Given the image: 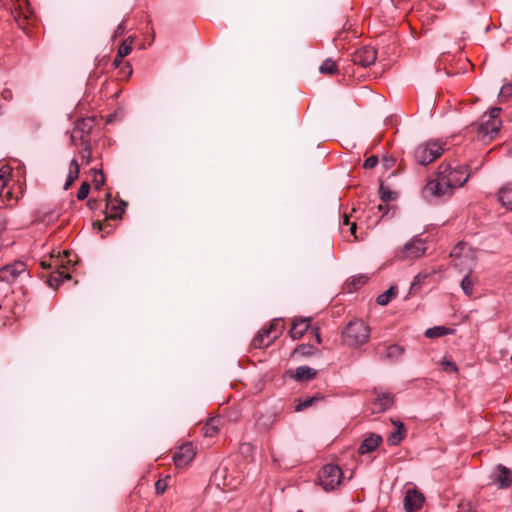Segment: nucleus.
Listing matches in <instances>:
<instances>
[{"mask_svg": "<svg viewBox=\"0 0 512 512\" xmlns=\"http://www.w3.org/2000/svg\"><path fill=\"white\" fill-rule=\"evenodd\" d=\"M64 279H70V275L63 271L57 270L48 278V284L52 288H58Z\"/></svg>", "mask_w": 512, "mask_h": 512, "instance_id": "obj_29", "label": "nucleus"}, {"mask_svg": "<svg viewBox=\"0 0 512 512\" xmlns=\"http://www.w3.org/2000/svg\"><path fill=\"white\" fill-rule=\"evenodd\" d=\"M91 172L93 173L92 182H93L95 188L100 189L105 182V177H104L103 172L100 170H97V169H92Z\"/></svg>", "mask_w": 512, "mask_h": 512, "instance_id": "obj_36", "label": "nucleus"}, {"mask_svg": "<svg viewBox=\"0 0 512 512\" xmlns=\"http://www.w3.org/2000/svg\"><path fill=\"white\" fill-rule=\"evenodd\" d=\"M316 340H317L318 343L321 342V338H320V335L318 333H316Z\"/></svg>", "mask_w": 512, "mask_h": 512, "instance_id": "obj_49", "label": "nucleus"}, {"mask_svg": "<svg viewBox=\"0 0 512 512\" xmlns=\"http://www.w3.org/2000/svg\"><path fill=\"white\" fill-rule=\"evenodd\" d=\"M343 473L339 466L324 465L318 473V483L325 491L337 488L342 481Z\"/></svg>", "mask_w": 512, "mask_h": 512, "instance_id": "obj_5", "label": "nucleus"}, {"mask_svg": "<svg viewBox=\"0 0 512 512\" xmlns=\"http://www.w3.org/2000/svg\"><path fill=\"white\" fill-rule=\"evenodd\" d=\"M127 67H128V69H129V72H128V73H129V75H130V74L132 73L131 67H130L129 65H128Z\"/></svg>", "mask_w": 512, "mask_h": 512, "instance_id": "obj_50", "label": "nucleus"}, {"mask_svg": "<svg viewBox=\"0 0 512 512\" xmlns=\"http://www.w3.org/2000/svg\"><path fill=\"white\" fill-rule=\"evenodd\" d=\"M132 42L133 40L128 38L126 39L118 48V58L123 59L127 56L132 50Z\"/></svg>", "mask_w": 512, "mask_h": 512, "instance_id": "obj_34", "label": "nucleus"}, {"mask_svg": "<svg viewBox=\"0 0 512 512\" xmlns=\"http://www.w3.org/2000/svg\"><path fill=\"white\" fill-rule=\"evenodd\" d=\"M423 193L426 197L432 196L434 198H445L450 197L453 191L450 187H447L445 181H442L441 176L436 173L434 179H430L423 189Z\"/></svg>", "mask_w": 512, "mask_h": 512, "instance_id": "obj_6", "label": "nucleus"}, {"mask_svg": "<svg viewBox=\"0 0 512 512\" xmlns=\"http://www.w3.org/2000/svg\"><path fill=\"white\" fill-rule=\"evenodd\" d=\"M382 442V437L377 434H371L363 440L358 451L360 454H367L374 451Z\"/></svg>", "mask_w": 512, "mask_h": 512, "instance_id": "obj_18", "label": "nucleus"}, {"mask_svg": "<svg viewBox=\"0 0 512 512\" xmlns=\"http://www.w3.org/2000/svg\"><path fill=\"white\" fill-rule=\"evenodd\" d=\"M311 318H295L290 329L292 339H300L310 327Z\"/></svg>", "mask_w": 512, "mask_h": 512, "instance_id": "obj_17", "label": "nucleus"}, {"mask_svg": "<svg viewBox=\"0 0 512 512\" xmlns=\"http://www.w3.org/2000/svg\"><path fill=\"white\" fill-rule=\"evenodd\" d=\"M124 30H125V25L122 22L121 24L118 25V27H117V29L115 31V36L122 35L124 33Z\"/></svg>", "mask_w": 512, "mask_h": 512, "instance_id": "obj_46", "label": "nucleus"}, {"mask_svg": "<svg viewBox=\"0 0 512 512\" xmlns=\"http://www.w3.org/2000/svg\"><path fill=\"white\" fill-rule=\"evenodd\" d=\"M2 95H3L4 97H6V96H8V93L2 92Z\"/></svg>", "mask_w": 512, "mask_h": 512, "instance_id": "obj_51", "label": "nucleus"}, {"mask_svg": "<svg viewBox=\"0 0 512 512\" xmlns=\"http://www.w3.org/2000/svg\"><path fill=\"white\" fill-rule=\"evenodd\" d=\"M275 419L276 415L273 413L261 415L256 421V426L260 430H269L274 425Z\"/></svg>", "mask_w": 512, "mask_h": 512, "instance_id": "obj_26", "label": "nucleus"}, {"mask_svg": "<svg viewBox=\"0 0 512 512\" xmlns=\"http://www.w3.org/2000/svg\"><path fill=\"white\" fill-rule=\"evenodd\" d=\"M450 256L455 259L469 258L471 261L474 260L472 251L466 243H458L451 251Z\"/></svg>", "mask_w": 512, "mask_h": 512, "instance_id": "obj_21", "label": "nucleus"}, {"mask_svg": "<svg viewBox=\"0 0 512 512\" xmlns=\"http://www.w3.org/2000/svg\"><path fill=\"white\" fill-rule=\"evenodd\" d=\"M2 95H3L4 97H6V96H8V93L2 92Z\"/></svg>", "mask_w": 512, "mask_h": 512, "instance_id": "obj_52", "label": "nucleus"}, {"mask_svg": "<svg viewBox=\"0 0 512 512\" xmlns=\"http://www.w3.org/2000/svg\"><path fill=\"white\" fill-rule=\"evenodd\" d=\"M370 329L362 320H354L345 327L342 336L344 343L349 347H358L369 339Z\"/></svg>", "mask_w": 512, "mask_h": 512, "instance_id": "obj_3", "label": "nucleus"}, {"mask_svg": "<svg viewBox=\"0 0 512 512\" xmlns=\"http://www.w3.org/2000/svg\"><path fill=\"white\" fill-rule=\"evenodd\" d=\"M77 147L80 148L79 153L81 155L82 161L85 164H89L91 162V145L90 140H83L79 142Z\"/></svg>", "mask_w": 512, "mask_h": 512, "instance_id": "obj_28", "label": "nucleus"}, {"mask_svg": "<svg viewBox=\"0 0 512 512\" xmlns=\"http://www.w3.org/2000/svg\"><path fill=\"white\" fill-rule=\"evenodd\" d=\"M380 198L383 202H388L396 198V193L392 192L387 186L383 184L379 188Z\"/></svg>", "mask_w": 512, "mask_h": 512, "instance_id": "obj_35", "label": "nucleus"}, {"mask_svg": "<svg viewBox=\"0 0 512 512\" xmlns=\"http://www.w3.org/2000/svg\"><path fill=\"white\" fill-rule=\"evenodd\" d=\"M500 112L501 108L493 107L480 118L476 124L477 136L480 140L487 142L496 137L502 124L499 119Z\"/></svg>", "mask_w": 512, "mask_h": 512, "instance_id": "obj_1", "label": "nucleus"}, {"mask_svg": "<svg viewBox=\"0 0 512 512\" xmlns=\"http://www.w3.org/2000/svg\"><path fill=\"white\" fill-rule=\"evenodd\" d=\"M342 224H343V225H347V226H349V225L351 224V223H350V220H349V216L344 215V217H343V221H342Z\"/></svg>", "mask_w": 512, "mask_h": 512, "instance_id": "obj_48", "label": "nucleus"}, {"mask_svg": "<svg viewBox=\"0 0 512 512\" xmlns=\"http://www.w3.org/2000/svg\"><path fill=\"white\" fill-rule=\"evenodd\" d=\"M24 273H26V265L21 261H17L0 268V281L12 283Z\"/></svg>", "mask_w": 512, "mask_h": 512, "instance_id": "obj_9", "label": "nucleus"}, {"mask_svg": "<svg viewBox=\"0 0 512 512\" xmlns=\"http://www.w3.org/2000/svg\"><path fill=\"white\" fill-rule=\"evenodd\" d=\"M123 59H119L118 58V53L116 54L114 60H113V64L118 67L121 63H122Z\"/></svg>", "mask_w": 512, "mask_h": 512, "instance_id": "obj_47", "label": "nucleus"}, {"mask_svg": "<svg viewBox=\"0 0 512 512\" xmlns=\"http://www.w3.org/2000/svg\"><path fill=\"white\" fill-rule=\"evenodd\" d=\"M377 163L378 158L376 156H370L364 161L363 167L365 169H372L377 165Z\"/></svg>", "mask_w": 512, "mask_h": 512, "instance_id": "obj_43", "label": "nucleus"}, {"mask_svg": "<svg viewBox=\"0 0 512 512\" xmlns=\"http://www.w3.org/2000/svg\"><path fill=\"white\" fill-rule=\"evenodd\" d=\"M377 58V52L373 47L364 46L354 52L352 61L362 67L372 65Z\"/></svg>", "mask_w": 512, "mask_h": 512, "instance_id": "obj_12", "label": "nucleus"}, {"mask_svg": "<svg viewBox=\"0 0 512 512\" xmlns=\"http://www.w3.org/2000/svg\"><path fill=\"white\" fill-rule=\"evenodd\" d=\"M280 327H282V329L284 328V326L281 324L280 320H279V319H274V320L269 324V326H268L266 329L270 331L271 336H272V335H274L275 333H277V332H278V330L280 329Z\"/></svg>", "mask_w": 512, "mask_h": 512, "instance_id": "obj_41", "label": "nucleus"}, {"mask_svg": "<svg viewBox=\"0 0 512 512\" xmlns=\"http://www.w3.org/2000/svg\"><path fill=\"white\" fill-rule=\"evenodd\" d=\"M196 451L192 443H185L181 445L173 455V461L176 467H185L195 457Z\"/></svg>", "mask_w": 512, "mask_h": 512, "instance_id": "obj_11", "label": "nucleus"}, {"mask_svg": "<svg viewBox=\"0 0 512 512\" xmlns=\"http://www.w3.org/2000/svg\"><path fill=\"white\" fill-rule=\"evenodd\" d=\"M470 273H471V270H469V273L461 281V288H462L464 294L467 296L472 295L473 287H474V282L470 278Z\"/></svg>", "mask_w": 512, "mask_h": 512, "instance_id": "obj_33", "label": "nucleus"}, {"mask_svg": "<svg viewBox=\"0 0 512 512\" xmlns=\"http://www.w3.org/2000/svg\"><path fill=\"white\" fill-rule=\"evenodd\" d=\"M317 371L309 366H299L296 368L293 377L297 381H309L315 378Z\"/></svg>", "mask_w": 512, "mask_h": 512, "instance_id": "obj_23", "label": "nucleus"}, {"mask_svg": "<svg viewBox=\"0 0 512 512\" xmlns=\"http://www.w3.org/2000/svg\"><path fill=\"white\" fill-rule=\"evenodd\" d=\"M222 419L220 417L210 418L202 428L205 437H214L218 431Z\"/></svg>", "mask_w": 512, "mask_h": 512, "instance_id": "obj_24", "label": "nucleus"}, {"mask_svg": "<svg viewBox=\"0 0 512 512\" xmlns=\"http://www.w3.org/2000/svg\"><path fill=\"white\" fill-rule=\"evenodd\" d=\"M512 93V85H505L501 89V95H509Z\"/></svg>", "mask_w": 512, "mask_h": 512, "instance_id": "obj_44", "label": "nucleus"}, {"mask_svg": "<svg viewBox=\"0 0 512 512\" xmlns=\"http://www.w3.org/2000/svg\"><path fill=\"white\" fill-rule=\"evenodd\" d=\"M167 479H159L155 483V490L158 495H161L165 492L167 488Z\"/></svg>", "mask_w": 512, "mask_h": 512, "instance_id": "obj_40", "label": "nucleus"}, {"mask_svg": "<svg viewBox=\"0 0 512 512\" xmlns=\"http://www.w3.org/2000/svg\"><path fill=\"white\" fill-rule=\"evenodd\" d=\"M321 399H322V397L319 395L300 399L299 403L296 405L295 409H296V411H302V410L312 406L315 402H318Z\"/></svg>", "mask_w": 512, "mask_h": 512, "instance_id": "obj_32", "label": "nucleus"}, {"mask_svg": "<svg viewBox=\"0 0 512 512\" xmlns=\"http://www.w3.org/2000/svg\"><path fill=\"white\" fill-rule=\"evenodd\" d=\"M442 368L446 372H453L456 373L458 371L457 366L454 362L443 360L441 362Z\"/></svg>", "mask_w": 512, "mask_h": 512, "instance_id": "obj_42", "label": "nucleus"}, {"mask_svg": "<svg viewBox=\"0 0 512 512\" xmlns=\"http://www.w3.org/2000/svg\"><path fill=\"white\" fill-rule=\"evenodd\" d=\"M319 71L322 74L334 75L338 73V68L336 63L331 58H327L319 67Z\"/></svg>", "mask_w": 512, "mask_h": 512, "instance_id": "obj_30", "label": "nucleus"}, {"mask_svg": "<svg viewBox=\"0 0 512 512\" xmlns=\"http://www.w3.org/2000/svg\"><path fill=\"white\" fill-rule=\"evenodd\" d=\"M396 426L395 431L391 432L387 438V443L391 446L398 445L406 436V429L402 422L392 421Z\"/></svg>", "mask_w": 512, "mask_h": 512, "instance_id": "obj_19", "label": "nucleus"}, {"mask_svg": "<svg viewBox=\"0 0 512 512\" xmlns=\"http://www.w3.org/2000/svg\"><path fill=\"white\" fill-rule=\"evenodd\" d=\"M396 293L397 289L394 286H391L388 290L377 297L376 302L381 306H385L391 301L392 297L395 296Z\"/></svg>", "mask_w": 512, "mask_h": 512, "instance_id": "obj_31", "label": "nucleus"}, {"mask_svg": "<svg viewBox=\"0 0 512 512\" xmlns=\"http://www.w3.org/2000/svg\"><path fill=\"white\" fill-rule=\"evenodd\" d=\"M403 353L404 349L401 346L393 344L387 346L380 357L384 360L395 361L398 360Z\"/></svg>", "mask_w": 512, "mask_h": 512, "instance_id": "obj_22", "label": "nucleus"}, {"mask_svg": "<svg viewBox=\"0 0 512 512\" xmlns=\"http://www.w3.org/2000/svg\"><path fill=\"white\" fill-rule=\"evenodd\" d=\"M367 279L368 278L365 275L354 276L350 285H353L354 289H357L359 286L364 285L367 282Z\"/></svg>", "mask_w": 512, "mask_h": 512, "instance_id": "obj_39", "label": "nucleus"}, {"mask_svg": "<svg viewBox=\"0 0 512 512\" xmlns=\"http://www.w3.org/2000/svg\"><path fill=\"white\" fill-rule=\"evenodd\" d=\"M424 495L416 489H408L404 497V509L406 512H415L419 510L423 503Z\"/></svg>", "mask_w": 512, "mask_h": 512, "instance_id": "obj_15", "label": "nucleus"}, {"mask_svg": "<svg viewBox=\"0 0 512 512\" xmlns=\"http://www.w3.org/2000/svg\"><path fill=\"white\" fill-rule=\"evenodd\" d=\"M453 332L452 329L447 328L445 326H435L432 328H429L425 331V337L427 338H439L448 334H451Z\"/></svg>", "mask_w": 512, "mask_h": 512, "instance_id": "obj_27", "label": "nucleus"}, {"mask_svg": "<svg viewBox=\"0 0 512 512\" xmlns=\"http://www.w3.org/2000/svg\"><path fill=\"white\" fill-rule=\"evenodd\" d=\"M93 128L92 119H80L75 123V126L71 133V143L75 146L78 145V141L89 140V135Z\"/></svg>", "mask_w": 512, "mask_h": 512, "instance_id": "obj_8", "label": "nucleus"}, {"mask_svg": "<svg viewBox=\"0 0 512 512\" xmlns=\"http://www.w3.org/2000/svg\"><path fill=\"white\" fill-rule=\"evenodd\" d=\"M511 362H512V355H511Z\"/></svg>", "mask_w": 512, "mask_h": 512, "instance_id": "obj_54", "label": "nucleus"}, {"mask_svg": "<svg viewBox=\"0 0 512 512\" xmlns=\"http://www.w3.org/2000/svg\"><path fill=\"white\" fill-rule=\"evenodd\" d=\"M426 251L425 243L421 239H412L399 250L396 257L401 260L417 259L421 257Z\"/></svg>", "mask_w": 512, "mask_h": 512, "instance_id": "obj_7", "label": "nucleus"}, {"mask_svg": "<svg viewBox=\"0 0 512 512\" xmlns=\"http://www.w3.org/2000/svg\"><path fill=\"white\" fill-rule=\"evenodd\" d=\"M444 151L445 148L442 143L429 140L419 144L414 149L413 157L419 165L426 166L439 158Z\"/></svg>", "mask_w": 512, "mask_h": 512, "instance_id": "obj_4", "label": "nucleus"}, {"mask_svg": "<svg viewBox=\"0 0 512 512\" xmlns=\"http://www.w3.org/2000/svg\"><path fill=\"white\" fill-rule=\"evenodd\" d=\"M491 479L499 489L508 488L512 484V473L509 468L501 464L497 465L492 474Z\"/></svg>", "mask_w": 512, "mask_h": 512, "instance_id": "obj_13", "label": "nucleus"}, {"mask_svg": "<svg viewBox=\"0 0 512 512\" xmlns=\"http://www.w3.org/2000/svg\"><path fill=\"white\" fill-rule=\"evenodd\" d=\"M107 204H106V210L109 218H121L122 214L125 211V208L127 206V203L120 200H112L110 198V194H107Z\"/></svg>", "mask_w": 512, "mask_h": 512, "instance_id": "obj_16", "label": "nucleus"}, {"mask_svg": "<svg viewBox=\"0 0 512 512\" xmlns=\"http://www.w3.org/2000/svg\"><path fill=\"white\" fill-rule=\"evenodd\" d=\"M356 230H357V225L355 222H351V224L349 225V231L350 233L354 236L355 239H357L358 237L356 236Z\"/></svg>", "mask_w": 512, "mask_h": 512, "instance_id": "obj_45", "label": "nucleus"}, {"mask_svg": "<svg viewBox=\"0 0 512 512\" xmlns=\"http://www.w3.org/2000/svg\"><path fill=\"white\" fill-rule=\"evenodd\" d=\"M372 394L375 395L371 402L372 413H382L394 404V398L390 393L378 392V390L374 388Z\"/></svg>", "mask_w": 512, "mask_h": 512, "instance_id": "obj_10", "label": "nucleus"}, {"mask_svg": "<svg viewBox=\"0 0 512 512\" xmlns=\"http://www.w3.org/2000/svg\"><path fill=\"white\" fill-rule=\"evenodd\" d=\"M427 277H428V274H423V273H419L418 275H416L414 277L413 282L411 283L410 290L412 291V290H415L416 288H418Z\"/></svg>", "mask_w": 512, "mask_h": 512, "instance_id": "obj_38", "label": "nucleus"}, {"mask_svg": "<svg viewBox=\"0 0 512 512\" xmlns=\"http://www.w3.org/2000/svg\"><path fill=\"white\" fill-rule=\"evenodd\" d=\"M282 333V327L277 333L271 336V333L266 328L261 329L253 338L251 346L254 349H261L270 346Z\"/></svg>", "mask_w": 512, "mask_h": 512, "instance_id": "obj_14", "label": "nucleus"}, {"mask_svg": "<svg viewBox=\"0 0 512 512\" xmlns=\"http://www.w3.org/2000/svg\"><path fill=\"white\" fill-rule=\"evenodd\" d=\"M41 265H42V267H43V268H45V267H46L45 262H42V263H41Z\"/></svg>", "mask_w": 512, "mask_h": 512, "instance_id": "obj_53", "label": "nucleus"}, {"mask_svg": "<svg viewBox=\"0 0 512 512\" xmlns=\"http://www.w3.org/2000/svg\"><path fill=\"white\" fill-rule=\"evenodd\" d=\"M89 191H90V185L87 182L82 183L77 192L78 200L86 199L89 194Z\"/></svg>", "mask_w": 512, "mask_h": 512, "instance_id": "obj_37", "label": "nucleus"}, {"mask_svg": "<svg viewBox=\"0 0 512 512\" xmlns=\"http://www.w3.org/2000/svg\"><path fill=\"white\" fill-rule=\"evenodd\" d=\"M467 170L466 166L452 167L450 163L443 162L439 165L437 174L441 176L442 181H445L446 186L454 192L456 188L462 187L468 181L470 175Z\"/></svg>", "mask_w": 512, "mask_h": 512, "instance_id": "obj_2", "label": "nucleus"}, {"mask_svg": "<svg viewBox=\"0 0 512 512\" xmlns=\"http://www.w3.org/2000/svg\"><path fill=\"white\" fill-rule=\"evenodd\" d=\"M79 170H80V168H79L78 161L75 158L72 159L70 162V165H69V172H68L66 182L64 185L65 190H68L71 187V185L74 183V181L78 178Z\"/></svg>", "mask_w": 512, "mask_h": 512, "instance_id": "obj_25", "label": "nucleus"}, {"mask_svg": "<svg viewBox=\"0 0 512 512\" xmlns=\"http://www.w3.org/2000/svg\"><path fill=\"white\" fill-rule=\"evenodd\" d=\"M498 201L502 206L512 210V182L506 183L498 192Z\"/></svg>", "mask_w": 512, "mask_h": 512, "instance_id": "obj_20", "label": "nucleus"}]
</instances>
